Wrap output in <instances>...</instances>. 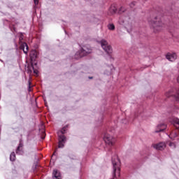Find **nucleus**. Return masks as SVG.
Returning a JSON list of instances; mask_svg holds the SVG:
<instances>
[{
	"label": "nucleus",
	"mask_w": 179,
	"mask_h": 179,
	"mask_svg": "<svg viewBox=\"0 0 179 179\" xmlns=\"http://www.w3.org/2000/svg\"><path fill=\"white\" fill-rule=\"evenodd\" d=\"M112 164H113V179H115L117 177H120V174L121 173V161H120V158L118 156L115 155L112 158Z\"/></svg>",
	"instance_id": "nucleus-1"
},
{
	"label": "nucleus",
	"mask_w": 179,
	"mask_h": 179,
	"mask_svg": "<svg viewBox=\"0 0 179 179\" xmlns=\"http://www.w3.org/2000/svg\"><path fill=\"white\" fill-rule=\"evenodd\" d=\"M164 24L162 22L160 18L156 17L152 21V27L154 29V31L156 33L157 31H160L162 29H163Z\"/></svg>",
	"instance_id": "nucleus-2"
},
{
	"label": "nucleus",
	"mask_w": 179,
	"mask_h": 179,
	"mask_svg": "<svg viewBox=\"0 0 179 179\" xmlns=\"http://www.w3.org/2000/svg\"><path fill=\"white\" fill-rule=\"evenodd\" d=\"M100 44L103 50H104L105 52H107V54L113 53V48H111V45L108 44V42H107V41L102 39L100 41Z\"/></svg>",
	"instance_id": "nucleus-3"
},
{
	"label": "nucleus",
	"mask_w": 179,
	"mask_h": 179,
	"mask_svg": "<svg viewBox=\"0 0 179 179\" xmlns=\"http://www.w3.org/2000/svg\"><path fill=\"white\" fill-rule=\"evenodd\" d=\"M91 52L92 49L84 47L76 52V58H82L83 57H85V55H87V54H91Z\"/></svg>",
	"instance_id": "nucleus-4"
},
{
	"label": "nucleus",
	"mask_w": 179,
	"mask_h": 179,
	"mask_svg": "<svg viewBox=\"0 0 179 179\" xmlns=\"http://www.w3.org/2000/svg\"><path fill=\"white\" fill-rule=\"evenodd\" d=\"M103 140L109 146H113L115 143V138H113L110 134H105Z\"/></svg>",
	"instance_id": "nucleus-5"
},
{
	"label": "nucleus",
	"mask_w": 179,
	"mask_h": 179,
	"mask_svg": "<svg viewBox=\"0 0 179 179\" xmlns=\"http://www.w3.org/2000/svg\"><path fill=\"white\" fill-rule=\"evenodd\" d=\"M167 129V124L166 123L160 122L157 124L155 127V134H159V132H164Z\"/></svg>",
	"instance_id": "nucleus-6"
},
{
	"label": "nucleus",
	"mask_w": 179,
	"mask_h": 179,
	"mask_svg": "<svg viewBox=\"0 0 179 179\" xmlns=\"http://www.w3.org/2000/svg\"><path fill=\"white\" fill-rule=\"evenodd\" d=\"M19 40H20V44H21L20 49L23 50L24 54H27L29 51V46L27 45V43H22V40H23V34H20Z\"/></svg>",
	"instance_id": "nucleus-7"
},
{
	"label": "nucleus",
	"mask_w": 179,
	"mask_h": 179,
	"mask_svg": "<svg viewBox=\"0 0 179 179\" xmlns=\"http://www.w3.org/2000/svg\"><path fill=\"white\" fill-rule=\"evenodd\" d=\"M119 23L120 24H124V27H126L127 30H132V22L129 21L124 22V21L120 18L119 20Z\"/></svg>",
	"instance_id": "nucleus-8"
},
{
	"label": "nucleus",
	"mask_w": 179,
	"mask_h": 179,
	"mask_svg": "<svg viewBox=\"0 0 179 179\" xmlns=\"http://www.w3.org/2000/svg\"><path fill=\"white\" fill-rule=\"evenodd\" d=\"M154 148L157 149V150H164V149H166V143L161 142L158 144H155Z\"/></svg>",
	"instance_id": "nucleus-9"
},
{
	"label": "nucleus",
	"mask_w": 179,
	"mask_h": 179,
	"mask_svg": "<svg viewBox=\"0 0 179 179\" xmlns=\"http://www.w3.org/2000/svg\"><path fill=\"white\" fill-rule=\"evenodd\" d=\"M166 57V59L173 62L177 59V55L176 53H168Z\"/></svg>",
	"instance_id": "nucleus-10"
},
{
	"label": "nucleus",
	"mask_w": 179,
	"mask_h": 179,
	"mask_svg": "<svg viewBox=\"0 0 179 179\" xmlns=\"http://www.w3.org/2000/svg\"><path fill=\"white\" fill-rule=\"evenodd\" d=\"M53 179H62L61 173L59 171H58V170L53 171Z\"/></svg>",
	"instance_id": "nucleus-11"
},
{
	"label": "nucleus",
	"mask_w": 179,
	"mask_h": 179,
	"mask_svg": "<svg viewBox=\"0 0 179 179\" xmlns=\"http://www.w3.org/2000/svg\"><path fill=\"white\" fill-rule=\"evenodd\" d=\"M177 136H178V134L176 131V130L172 131L170 135H169V138H170V139H172V141H174V138H177Z\"/></svg>",
	"instance_id": "nucleus-12"
},
{
	"label": "nucleus",
	"mask_w": 179,
	"mask_h": 179,
	"mask_svg": "<svg viewBox=\"0 0 179 179\" xmlns=\"http://www.w3.org/2000/svg\"><path fill=\"white\" fill-rule=\"evenodd\" d=\"M30 57L32 61L33 59H36V58H37V51L32 50L30 53Z\"/></svg>",
	"instance_id": "nucleus-13"
},
{
	"label": "nucleus",
	"mask_w": 179,
	"mask_h": 179,
	"mask_svg": "<svg viewBox=\"0 0 179 179\" xmlns=\"http://www.w3.org/2000/svg\"><path fill=\"white\" fill-rule=\"evenodd\" d=\"M61 142L64 143L66 142V137H65V136L64 135L59 136V143H61Z\"/></svg>",
	"instance_id": "nucleus-14"
},
{
	"label": "nucleus",
	"mask_w": 179,
	"mask_h": 179,
	"mask_svg": "<svg viewBox=\"0 0 179 179\" xmlns=\"http://www.w3.org/2000/svg\"><path fill=\"white\" fill-rule=\"evenodd\" d=\"M10 162H15V160H16V155H15V152H12L10 154Z\"/></svg>",
	"instance_id": "nucleus-15"
},
{
	"label": "nucleus",
	"mask_w": 179,
	"mask_h": 179,
	"mask_svg": "<svg viewBox=\"0 0 179 179\" xmlns=\"http://www.w3.org/2000/svg\"><path fill=\"white\" fill-rule=\"evenodd\" d=\"M176 101H179V88L176 90V94L175 95Z\"/></svg>",
	"instance_id": "nucleus-16"
},
{
	"label": "nucleus",
	"mask_w": 179,
	"mask_h": 179,
	"mask_svg": "<svg viewBox=\"0 0 179 179\" xmlns=\"http://www.w3.org/2000/svg\"><path fill=\"white\" fill-rule=\"evenodd\" d=\"M169 146L171 148V149H176V143L173 142H170Z\"/></svg>",
	"instance_id": "nucleus-17"
},
{
	"label": "nucleus",
	"mask_w": 179,
	"mask_h": 179,
	"mask_svg": "<svg viewBox=\"0 0 179 179\" xmlns=\"http://www.w3.org/2000/svg\"><path fill=\"white\" fill-rule=\"evenodd\" d=\"M108 29L109 30H115V27L113 24H110L108 25Z\"/></svg>",
	"instance_id": "nucleus-18"
},
{
	"label": "nucleus",
	"mask_w": 179,
	"mask_h": 179,
	"mask_svg": "<svg viewBox=\"0 0 179 179\" xmlns=\"http://www.w3.org/2000/svg\"><path fill=\"white\" fill-rule=\"evenodd\" d=\"M22 146H23V144L20 143L19 146L17 148L16 153H19V152L20 151V148H22Z\"/></svg>",
	"instance_id": "nucleus-19"
},
{
	"label": "nucleus",
	"mask_w": 179,
	"mask_h": 179,
	"mask_svg": "<svg viewBox=\"0 0 179 179\" xmlns=\"http://www.w3.org/2000/svg\"><path fill=\"white\" fill-rule=\"evenodd\" d=\"M124 11L125 8H124V7H120V8L119 9V13H124Z\"/></svg>",
	"instance_id": "nucleus-20"
},
{
	"label": "nucleus",
	"mask_w": 179,
	"mask_h": 179,
	"mask_svg": "<svg viewBox=\"0 0 179 179\" xmlns=\"http://www.w3.org/2000/svg\"><path fill=\"white\" fill-rule=\"evenodd\" d=\"M64 143H62V142L59 143L58 148H64V146H65Z\"/></svg>",
	"instance_id": "nucleus-21"
},
{
	"label": "nucleus",
	"mask_w": 179,
	"mask_h": 179,
	"mask_svg": "<svg viewBox=\"0 0 179 179\" xmlns=\"http://www.w3.org/2000/svg\"><path fill=\"white\" fill-rule=\"evenodd\" d=\"M116 10H117V9H115V7H113V8H112L110 9V12H111L112 13H115Z\"/></svg>",
	"instance_id": "nucleus-22"
},
{
	"label": "nucleus",
	"mask_w": 179,
	"mask_h": 179,
	"mask_svg": "<svg viewBox=\"0 0 179 179\" xmlns=\"http://www.w3.org/2000/svg\"><path fill=\"white\" fill-rule=\"evenodd\" d=\"M72 160H76V157H75V155H71V157H69Z\"/></svg>",
	"instance_id": "nucleus-23"
},
{
	"label": "nucleus",
	"mask_w": 179,
	"mask_h": 179,
	"mask_svg": "<svg viewBox=\"0 0 179 179\" xmlns=\"http://www.w3.org/2000/svg\"><path fill=\"white\" fill-rule=\"evenodd\" d=\"M135 6V2H132L131 4H130V7L131 8H133Z\"/></svg>",
	"instance_id": "nucleus-24"
},
{
	"label": "nucleus",
	"mask_w": 179,
	"mask_h": 179,
	"mask_svg": "<svg viewBox=\"0 0 179 179\" xmlns=\"http://www.w3.org/2000/svg\"><path fill=\"white\" fill-rule=\"evenodd\" d=\"M61 134H65V127L63 128V129L61 130Z\"/></svg>",
	"instance_id": "nucleus-25"
},
{
	"label": "nucleus",
	"mask_w": 179,
	"mask_h": 179,
	"mask_svg": "<svg viewBox=\"0 0 179 179\" xmlns=\"http://www.w3.org/2000/svg\"><path fill=\"white\" fill-rule=\"evenodd\" d=\"M35 5H38V0H34Z\"/></svg>",
	"instance_id": "nucleus-26"
},
{
	"label": "nucleus",
	"mask_w": 179,
	"mask_h": 179,
	"mask_svg": "<svg viewBox=\"0 0 179 179\" xmlns=\"http://www.w3.org/2000/svg\"><path fill=\"white\" fill-rule=\"evenodd\" d=\"M38 165L37 164H35V167L34 168V170H36V169H37V166H38Z\"/></svg>",
	"instance_id": "nucleus-27"
},
{
	"label": "nucleus",
	"mask_w": 179,
	"mask_h": 179,
	"mask_svg": "<svg viewBox=\"0 0 179 179\" xmlns=\"http://www.w3.org/2000/svg\"><path fill=\"white\" fill-rule=\"evenodd\" d=\"M30 84H31V83H30V81H29V89H30Z\"/></svg>",
	"instance_id": "nucleus-28"
},
{
	"label": "nucleus",
	"mask_w": 179,
	"mask_h": 179,
	"mask_svg": "<svg viewBox=\"0 0 179 179\" xmlns=\"http://www.w3.org/2000/svg\"><path fill=\"white\" fill-rule=\"evenodd\" d=\"M89 79H93V77H89Z\"/></svg>",
	"instance_id": "nucleus-29"
},
{
	"label": "nucleus",
	"mask_w": 179,
	"mask_h": 179,
	"mask_svg": "<svg viewBox=\"0 0 179 179\" xmlns=\"http://www.w3.org/2000/svg\"><path fill=\"white\" fill-rule=\"evenodd\" d=\"M34 73H37V72H36V70H34Z\"/></svg>",
	"instance_id": "nucleus-30"
},
{
	"label": "nucleus",
	"mask_w": 179,
	"mask_h": 179,
	"mask_svg": "<svg viewBox=\"0 0 179 179\" xmlns=\"http://www.w3.org/2000/svg\"><path fill=\"white\" fill-rule=\"evenodd\" d=\"M166 96L167 97H169V96L167 95V94H166Z\"/></svg>",
	"instance_id": "nucleus-31"
},
{
	"label": "nucleus",
	"mask_w": 179,
	"mask_h": 179,
	"mask_svg": "<svg viewBox=\"0 0 179 179\" xmlns=\"http://www.w3.org/2000/svg\"><path fill=\"white\" fill-rule=\"evenodd\" d=\"M32 69H34V67L32 66Z\"/></svg>",
	"instance_id": "nucleus-32"
},
{
	"label": "nucleus",
	"mask_w": 179,
	"mask_h": 179,
	"mask_svg": "<svg viewBox=\"0 0 179 179\" xmlns=\"http://www.w3.org/2000/svg\"><path fill=\"white\" fill-rule=\"evenodd\" d=\"M54 155H55V152L53 153V156H54Z\"/></svg>",
	"instance_id": "nucleus-33"
},
{
	"label": "nucleus",
	"mask_w": 179,
	"mask_h": 179,
	"mask_svg": "<svg viewBox=\"0 0 179 179\" xmlns=\"http://www.w3.org/2000/svg\"><path fill=\"white\" fill-rule=\"evenodd\" d=\"M13 129H15V128H13Z\"/></svg>",
	"instance_id": "nucleus-34"
}]
</instances>
